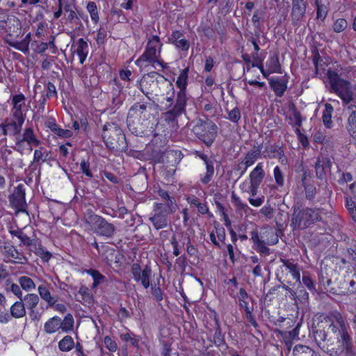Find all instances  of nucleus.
<instances>
[{"label": "nucleus", "mask_w": 356, "mask_h": 356, "mask_svg": "<svg viewBox=\"0 0 356 356\" xmlns=\"http://www.w3.org/2000/svg\"><path fill=\"white\" fill-rule=\"evenodd\" d=\"M327 319L330 324L327 330H318L314 333L318 346L330 356H356V348L341 314L333 313Z\"/></svg>", "instance_id": "nucleus-1"}, {"label": "nucleus", "mask_w": 356, "mask_h": 356, "mask_svg": "<svg viewBox=\"0 0 356 356\" xmlns=\"http://www.w3.org/2000/svg\"><path fill=\"white\" fill-rule=\"evenodd\" d=\"M292 209L291 227L293 230L305 229L322 220L319 209L294 206Z\"/></svg>", "instance_id": "nucleus-2"}, {"label": "nucleus", "mask_w": 356, "mask_h": 356, "mask_svg": "<svg viewBox=\"0 0 356 356\" xmlns=\"http://www.w3.org/2000/svg\"><path fill=\"white\" fill-rule=\"evenodd\" d=\"M102 136L106 147L111 149L119 150L126 145L125 136L116 123H106Z\"/></svg>", "instance_id": "nucleus-3"}, {"label": "nucleus", "mask_w": 356, "mask_h": 356, "mask_svg": "<svg viewBox=\"0 0 356 356\" xmlns=\"http://www.w3.org/2000/svg\"><path fill=\"white\" fill-rule=\"evenodd\" d=\"M327 77L330 85V91L335 92L344 104H349L353 100L350 83L341 79L339 74L332 70H328Z\"/></svg>", "instance_id": "nucleus-4"}, {"label": "nucleus", "mask_w": 356, "mask_h": 356, "mask_svg": "<svg viewBox=\"0 0 356 356\" xmlns=\"http://www.w3.org/2000/svg\"><path fill=\"white\" fill-rule=\"evenodd\" d=\"M163 43L158 35H150L148 38L145 50L135 61V64L143 67L145 64L154 65L156 61V56H161Z\"/></svg>", "instance_id": "nucleus-5"}, {"label": "nucleus", "mask_w": 356, "mask_h": 356, "mask_svg": "<svg viewBox=\"0 0 356 356\" xmlns=\"http://www.w3.org/2000/svg\"><path fill=\"white\" fill-rule=\"evenodd\" d=\"M88 224L97 236L104 238H111L115 234V227L113 223L108 222L104 218L95 213H90L86 218Z\"/></svg>", "instance_id": "nucleus-6"}, {"label": "nucleus", "mask_w": 356, "mask_h": 356, "mask_svg": "<svg viewBox=\"0 0 356 356\" xmlns=\"http://www.w3.org/2000/svg\"><path fill=\"white\" fill-rule=\"evenodd\" d=\"M193 130L197 138L209 147L216 138L218 127L211 120H199Z\"/></svg>", "instance_id": "nucleus-7"}, {"label": "nucleus", "mask_w": 356, "mask_h": 356, "mask_svg": "<svg viewBox=\"0 0 356 356\" xmlns=\"http://www.w3.org/2000/svg\"><path fill=\"white\" fill-rule=\"evenodd\" d=\"M168 213L167 209L163 203L155 202L152 211V215L149 220L152 223L154 227L159 230L165 228L168 224Z\"/></svg>", "instance_id": "nucleus-8"}, {"label": "nucleus", "mask_w": 356, "mask_h": 356, "mask_svg": "<svg viewBox=\"0 0 356 356\" xmlns=\"http://www.w3.org/2000/svg\"><path fill=\"white\" fill-rule=\"evenodd\" d=\"M160 76H163L156 72H152L138 81V88L148 98V94L153 92V87L161 82Z\"/></svg>", "instance_id": "nucleus-9"}, {"label": "nucleus", "mask_w": 356, "mask_h": 356, "mask_svg": "<svg viewBox=\"0 0 356 356\" xmlns=\"http://www.w3.org/2000/svg\"><path fill=\"white\" fill-rule=\"evenodd\" d=\"M25 189L23 184H19L14 190L13 194L8 197L10 206L17 212H26L27 204L25 199Z\"/></svg>", "instance_id": "nucleus-10"}, {"label": "nucleus", "mask_w": 356, "mask_h": 356, "mask_svg": "<svg viewBox=\"0 0 356 356\" xmlns=\"http://www.w3.org/2000/svg\"><path fill=\"white\" fill-rule=\"evenodd\" d=\"M26 316V309L23 299H19L13 304L10 309V313L3 312L0 314V323L6 324L10 322L12 318H20Z\"/></svg>", "instance_id": "nucleus-11"}, {"label": "nucleus", "mask_w": 356, "mask_h": 356, "mask_svg": "<svg viewBox=\"0 0 356 356\" xmlns=\"http://www.w3.org/2000/svg\"><path fill=\"white\" fill-rule=\"evenodd\" d=\"M186 102L184 101V97L181 95L176 98L175 105L163 113L164 120L168 123L175 122L178 117L185 113Z\"/></svg>", "instance_id": "nucleus-12"}, {"label": "nucleus", "mask_w": 356, "mask_h": 356, "mask_svg": "<svg viewBox=\"0 0 356 356\" xmlns=\"http://www.w3.org/2000/svg\"><path fill=\"white\" fill-rule=\"evenodd\" d=\"M147 112V104L141 102L135 103L129 110L128 112V126L130 130H132L136 135L141 134L142 132L136 130V128H131L132 124L134 123L135 119H140L142 117H145Z\"/></svg>", "instance_id": "nucleus-13"}, {"label": "nucleus", "mask_w": 356, "mask_h": 356, "mask_svg": "<svg viewBox=\"0 0 356 356\" xmlns=\"http://www.w3.org/2000/svg\"><path fill=\"white\" fill-rule=\"evenodd\" d=\"M291 18L292 24L300 26L306 14L307 2L305 0H291Z\"/></svg>", "instance_id": "nucleus-14"}, {"label": "nucleus", "mask_w": 356, "mask_h": 356, "mask_svg": "<svg viewBox=\"0 0 356 356\" xmlns=\"http://www.w3.org/2000/svg\"><path fill=\"white\" fill-rule=\"evenodd\" d=\"M161 83L163 87L165 90V93L161 94L160 97L158 95H156L157 97L156 100L158 102H160L161 104H163L165 102L169 103L167 108L172 107L175 102V88L173 85L169 82L164 76H160Z\"/></svg>", "instance_id": "nucleus-15"}, {"label": "nucleus", "mask_w": 356, "mask_h": 356, "mask_svg": "<svg viewBox=\"0 0 356 356\" xmlns=\"http://www.w3.org/2000/svg\"><path fill=\"white\" fill-rule=\"evenodd\" d=\"M25 142L30 145V150H32V146L38 147L41 143L40 140H39L34 134L32 128H26L22 137L19 136L16 137V147L15 149L19 151L18 148L22 147Z\"/></svg>", "instance_id": "nucleus-16"}, {"label": "nucleus", "mask_w": 356, "mask_h": 356, "mask_svg": "<svg viewBox=\"0 0 356 356\" xmlns=\"http://www.w3.org/2000/svg\"><path fill=\"white\" fill-rule=\"evenodd\" d=\"M332 162L330 158L321 156L317 158L315 163V172L316 177L321 181H326L327 173L330 172Z\"/></svg>", "instance_id": "nucleus-17"}, {"label": "nucleus", "mask_w": 356, "mask_h": 356, "mask_svg": "<svg viewBox=\"0 0 356 356\" xmlns=\"http://www.w3.org/2000/svg\"><path fill=\"white\" fill-rule=\"evenodd\" d=\"M23 124L19 121L7 118L3 123L0 124V128L2 129V133L4 136H12L16 138L19 135Z\"/></svg>", "instance_id": "nucleus-18"}, {"label": "nucleus", "mask_w": 356, "mask_h": 356, "mask_svg": "<svg viewBox=\"0 0 356 356\" xmlns=\"http://www.w3.org/2000/svg\"><path fill=\"white\" fill-rule=\"evenodd\" d=\"M263 145H254L245 156L243 160L241 161V165H244V169L241 172V176L243 175L246 171L247 168L252 165L255 161L260 156ZM238 168H241L240 164Z\"/></svg>", "instance_id": "nucleus-19"}, {"label": "nucleus", "mask_w": 356, "mask_h": 356, "mask_svg": "<svg viewBox=\"0 0 356 356\" xmlns=\"http://www.w3.org/2000/svg\"><path fill=\"white\" fill-rule=\"evenodd\" d=\"M288 79L286 76L271 78L269 80V85L278 97L283 96L287 88Z\"/></svg>", "instance_id": "nucleus-20"}, {"label": "nucleus", "mask_w": 356, "mask_h": 356, "mask_svg": "<svg viewBox=\"0 0 356 356\" xmlns=\"http://www.w3.org/2000/svg\"><path fill=\"white\" fill-rule=\"evenodd\" d=\"M188 72V67L182 70L176 81L177 86L179 88V91L177 93L176 98H178L179 95H181L184 97V101L185 102H187L188 100L186 89L187 86Z\"/></svg>", "instance_id": "nucleus-21"}, {"label": "nucleus", "mask_w": 356, "mask_h": 356, "mask_svg": "<svg viewBox=\"0 0 356 356\" xmlns=\"http://www.w3.org/2000/svg\"><path fill=\"white\" fill-rule=\"evenodd\" d=\"M168 40L182 51H187L190 46L188 41L185 39L183 33L179 31H173Z\"/></svg>", "instance_id": "nucleus-22"}, {"label": "nucleus", "mask_w": 356, "mask_h": 356, "mask_svg": "<svg viewBox=\"0 0 356 356\" xmlns=\"http://www.w3.org/2000/svg\"><path fill=\"white\" fill-rule=\"evenodd\" d=\"M75 46L76 49L74 52L79 56L80 63L83 64L88 54V44L83 38H80L77 40Z\"/></svg>", "instance_id": "nucleus-23"}, {"label": "nucleus", "mask_w": 356, "mask_h": 356, "mask_svg": "<svg viewBox=\"0 0 356 356\" xmlns=\"http://www.w3.org/2000/svg\"><path fill=\"white\" fill-rule=\"evenodd\" d=\"M3 251L8 257L15 259L16 260L15 261V263L24 264L27 261L26 258L22 253H19L12 245H5L3 247Z\"/></svg>", "instance_id": "nucleus-24"}, {"label": "nucleus", "mask_w": 356, "mask_h": 356, "mask_svg": "<svg viewBox=\"0 0 356 356\" xmlns=\"http://www.w3.org/2000/svg\"><path fill=\"white\" fill-rule=\"evenodd\" d=\"M264 176L265 172L263 170L262 163H259L250 174V184L260 185Z\"/></svg>", "instance_id": "nucleus-25"}, {"label": "nucleus", "mask_w": 356, "mask_h": 356, "mask_svg": "<svg viewBox=\"0 0 356 356\" xmlns=\"http://www.w3.org/2000/svg\"><path fill=\"white\" fill-rule=\"evenodd\" d=\"M61 318L58 316H54L49 318L44 325V330L48 334H52L60 329Z\"/></svg>", "instance_id": "nucleus-26"}, {"label": "nucleus", "mask_w": 356, "mask_h": 356, "mask_svg": "<svg viewBox=\"0 0 356 356\" xmlns=\"http://www.w3.org/2000/svg\"><path fill=\"white\" fill-rule=\"evenodd\" d=\"M280 261L283 264V266L289 270V273L296 282L300 284V273L298 265L287 259H280Z\"/></svg>", "instance_id": "nucleus-27"}, {"label": "nucleus", "mask_w": 356, "mask_h": 356, "mask_svg": "<svg viewBox=\"0 0 356 356\" xmlns=\"http://www.w3.org/2000/svg\"><path fill=\"white\" fill-rule=\"evenodd\" d=\"M284 154V151L282 147L275 144L268 145L266 147L265 150L263 152L264 157L266 158H276L277 156H281Z\"/></svg>", "instance_id": "nucleus-28"}, {"label": "nucleus", "mask_w": 356, "mask_h": 356, "mask_svg": "<svg viewBox=\"0 0 356 356\" xmlns=\"http://www.w3.org/2000/svg\"><path fill=\"white\" fill-rule=\"evenodd\" d=\"M267 75L272 73H281V65L277 55H273L266 62Z\"/></svg>", "instance_id": "nucleus-29"}, {"label": "nucleus", "mask_w": 356, "mask_h": 356, "mask_svg": "<svg viewBox=\"0 0 356 356\" xmlns=\"http://www.w3.org/2000/svg\"><path fill=\"white\" fill-rule=\"evenodd\" d=\"M77 296V300L83 304L90 305L93 302V297L90 293V289L86 286L80 287Z\"/></svg>", "instance_id": "nucleus-30"}, {"label": "nucleus", "mask_w": 356, "mask_h": 356, "mask_svg": "<svg viewBox=\"0 0 356 356\" xmlns=\"http://www.w3.org/2000/svg\"><path fill=\"white\" fill-rule=\"evenodd\" d=\"M346 129L349 134L354 139L356 145V110L350 113L348 118Z\"/></svg>", "instance_id": "nucleus-31"}, {"label": "nucleus", "mask_w": 356, "mask_h": 356, "mask_svg": "<svg viewBox=\"0 0 356 356\" xmlns=\"http://www.w3.org/2000/svg\"><path fill=\"white\" fill-rule=\"evenodd\" d=\"M264 230L265 231L263 234L266 237L264 240L266 244L269 245L277 244L279 241V236L277 232L274 229L270 227H266L264 228Z\"/></svg>", "instance_id": "nucleus-32"}, {"label": "nucleus", "mask_w": 356, "mask_h": 356, "mask_svg": "<svg viewBox=\"0 0 356 356\" xmlns=\"http://www.w3.org/2000/svg\"><path fill=\"white\" fill-rule=\"evenodd\" d=\"M315 351L309 346L298 344L293 349V356H312Z\"/></svg>", "instance_id": "nucleus-33"}, {"label": "nucleus", "mask_w": 356, "mask_h": 356, "mask_svg": "<svg viewBox=\"0 0 356 356\" xmlns=\"http://www.w3.org/2000/svg\"><path fill=\"white\" fill-rule=\"evenodd\" d=\"M289 109L290 111H292V115L293 116V119H294V122H291V124L293 125V126H296L298 128L296 129V132L300 135V136H302L301 133H300V129H298L299 127H301L302 125V118H301V115H300V113L297 110L296 106L294 104H291L290 106H289Z\"/></svg>", "instance_id": "nucleus-34"}, {"label": "nucleus", "mask_w": 356, "mask_h": 356, "mask_svg": "<svg viewBox=\"0 0 356 356\" xmlns=\"http://www.w3.org/2000/svg\"><path fill=\"white\" fill-rule=\"evenodd\" d=\"M74 347V341L71 336L67 335L64 337L58 342V348L63 352H68Z\"/></svg>", "instance_id": "nucleus-35"}, {"label": "nucleus", "mask_w": 356, "mask_h": 356, "mask_svg": "<svg viewBox=\"0 0 356 356\" xmlns=\"http://www.w3.org/2000/svg\"><path fill=\"white\" fill-rule=\"evenodd\" d=\"M333 111H334V108H333L332 106L328 103L325 104V110L323 112L322 119H323V122L324 125L327 128H330L331 127V124L332 122V115Z\"/></svg>", "instance_id": "nucleus-36"}, {"label": "nucleus", "mask_w": 356, "mask_h": 356, "mask_svg": "<svg viewBox=\"0 0 356 356\" xmlns=\"http://www.w3.org/2000/svg\"><path fill=\"white\" fill-rule=\"evenodd\" d=\"M86 273L90 275L93 279L92 288H96L99 284L105 282L106 277L95 269H88Z\"/></svg>", "instance_id": "nucleus-37"}, {"label": "nucleus", "mask_w": 356, "mask_h": 356, "mask_svg": "<svg viewBox=\"0 0 356 356\" xmlns=\"http://www.w3.org/2000/svg\"><path fill=\"white\" fill-rule=\"evenodd\" d=\"M49 152L43 147H40L38 149L34 151L33 161L31 166L33 165L35 163L45 162L48 160Z\"/></svg>", "instance_id": "nucleus-38"}, {"label": "nucleus", "mask_w": 356, "mask_h": 356, "mask_svg": "<svg viewBox=\"0 0 356 356\" xmlns=\"http://www.w3.org/2000/svg\"><path fill=\"white\" fill-rule=\"evenodd\" d=\"M38 292L40 297L47 302L49 305H53L55 304L56 300L53 297H51L49 290L45 285H40L38 286Z\"/></svg>", "instance_id": "nucleus-39"}, {"label": "nucleus", "mask_w": 356, "mask_h": 356, "mask_svg": "<svg viewBox=\"0 0 356 356\" xmlns=\"http://www.w3.org/2000/svg\"><path fill=\"white\" fill-rule=\"evenodd\" d=\"M22 299L23 302L24 301V306L26 305L27 309H34L39 302V297L35 293L27 294Z\"/></svg>", "instance_id": "nucleus-40"}, {"label": "nucleus", "mask_w": 356, "mask_h": 356, "mask_svg": "<svg viewBox=\"0 0 356 356\" xmlns=\"http://www.w3.org/2000/svg\"><path fill=\"white\" fill-rule=\"evenodd\" d=\"M74 327V318L72 314H68L64 318V319L61 320V327L60 329L63 332H67L69 331L72 330Z\"/></svg>", "instance_id": "nucleus-41"}, {"label": "nucleus", "mask_w": 356, "mask_h": 356, "mask_svg": "<svg viewBox=\"0 0 356 356\" xmlns=\"http://www.w3.org/2000/svg\"><path fill=\"white\" fill-rule=\"evenodd\" d=\"M25 96L23 94H18L12 97V109L22 110L23 106L25 104Z\"/></svg>", "instance_id": "nucleus-42"}, {"label": "nucleus", "mask_w": 356, "mask_h": 356, "mask_svg": "<svg viewBox=\"0 0 356 356\" xmlns=\"http://www.w3.org/2000/svg\"><path fill=\"white\" fill-rule=\"evenodd\" d=\"M18 282L21 287L26 291H31L35 288L34 282L29 277L22 276L19 278Z\"/></svg>", "instance_id": "nucleus-43"}, {"label": "nucleus", "mask_w": 356, "mask_h": 356, "mask_svg": "<svg viewBox=\"0 0 356 356\" xmlns=\"http://www.w3.org/2000/svg\"><path fill=\"white\" fill-rule=\"evenodd\" d=\"M151 268L147 266H146L145 268L142 271V274L139 282H141L142 285L145 289H147L149 286V278L151 276Z\"/></svg>", "instance_id": "nucleus-44"}, {"label": "nucleus", "mask_w": 356, "mask_h": 356, "mask_svg": "<svg viewBox=\"0 0 356 356\" xmlns=\"http://www.w3.org/2000/svg\"><path fill=\"white\" fill-rule=\"evenodd\" d=\"M231 199L237 210L245 211L248 209V206L242 202L241 198L235 194L234 191L232 193Z\"/></svg>", "instance_id": "nucleus-45"}, {"label": "nucleus", "mask_w": 356, "mask_h": 356, "mask_svg": "<svg viewBox=\"0 0 356 356\" xmlns=\"http://www.w3.org/2000/svg\"><path fill=\"white\" fill-rule=\"evenodd\" d=\"M9 45L15 48L16 49L21 51L22 52L26 54L29 51V44H27V42H24L23 40L22 41H13L10 42Z\"/></svg>", "instance_id": "nucleus-46"}, {"label": "nucleus", "mask_w": 356, "mask_h": 356, "mask_svg": "<svg viewBox=\"0 0 356 356\" xmlns=\"http://www.w3.org/2000/svg\"><path fill=\"white\" fill-rule=\"evenodd\" d=\"M348 26V22L345 19H337L333 24V31L335 33H341Z\"/></svg>", "instance_id": "nucleus-47"}, {"label": "nucleus", "mask_w": 356, "mask_h": 356, "mask_svg": "<svg viewBox=\"0 0 356 356\" xmlns=\"http://www.w3.org/2000/svg\"><path fill=\"white\" fill-rule=\"evenodd\" d=\"M252 56V58L254 59V61L252 63V67H258L260 70V71L262 73V74L264 75V76L266 77L268 76L267 75V70L266 71L264 69L262 60L259 58L258 54L257 53H253Z\"/></svg>", "instance_id": "nucleus-48"}, {"label": "nucleus", "mask_w": 356, "mask_h": 356, "mask_svg": "<svg viewBox=\"0 0 356 356\" xmlns=\"http://www.w3.org/2000/svg\"><path fill=\"white\" fill-rule=\"evenodd\" d=\"M87 10L90 14L92 20L97 23L99 21V16L96 3L93 1H90L87 5Z\"/></svg>", "instance_id": "nucleus-49"}, {"label": "nucleus", "mask_w": 356, "mask_h": 356, "mask_svg": "<svg viewBox=\"0 0 356 356\" xmlns=\"http://www.w3.org/2000/svg\"><path fill=\"white\" fill-rule=\"evenodd\" d=\"M316 4L317 6V19H321L322 21H323L326 17L327 13V8L325 5L319 3L318 0H316Z\"/></svg>", "instance_id": "nucleus-50"}, {"label": "nucleus", "mask_w": 356, "mask_h": 356, "mask_svg": "<svg viewBox=\"0 0 356 356\" xmlns=\"http://www.w3.org/2000/svg\"><path fill=\"white\" fill-rule=\"evenodd\" d=\"M216 325L217 327L213 335L214 343L218 346H220L224 344V337L222 334L219 324L217 323Z\"/></svg>", "instance_id": "nucleus-51"}, {"label": "nucleus", "mask_w": 356, "mask_h": 356, "mask_svg": "<svg viewBox=\"0 0 356 356\" xmlns=\"http://www.w3.org/2000/svg\"><path fill=\"white\" fill-rule=\"evenodd\" d=\"M16 121L24 123L26 118V114L23 113L22 110L11 109V114L9 117Z\"/></svg>", "instance_id": "nucleus-52"}, {"label": "nucleus", "mask_w": 356, "mask_h": 356, "mask_svg": "<svg viewBox=\"0 0 356 356\" xmlns=\"http://www.w3.org/2000/svg\"><path fill=\"white\" fill-rule=\"evenodd\" d=\"M46 89V97L49 99L51 97H57V91L56 86L51 82H48L45 86Z\"/></svg>", "instance_id": "nucleus-53"}, {"label": "nucleus", "mask_w": 356, "mask_h": 356, "mask_svg": "<svg viewBox=\"0 0 356 356\" xmlns=\"http://www.w3.org/2000/svg\"><path fill=\"white\" fill-rule=\"evenodd\" d=\"M264 10L258 9L254 11L252 18V22L254 24V26L257 28L259 26V20L264 18Z\"/></svg>", "instance_id": "nucleus-54"}, {"label": "nucleus", "mask_w": 356, "mask_h": 356, "mask_svg": "<svg viewBox=\"0 0 356 356\" xmlns=\"http://www.w3.org/2000/svg\"><path fill=\"white\" fill-rule=\"evenodd\" d=\"M64 10L68 13L67 20L76 19L77 14L74 10V6L66 1L64 4Z\"/></svg>", "instance_id": "nucleus-55"}, {"label": "nucleus", "mask_w": 356, "mask_h": 356, "mask_svg": "<svg viewBox=\"0 0 356 356\" xmlns=\"http://www.w3.org/2000/svg\"><path fill=\"white\" fill-rule=\"evenodd\" d=\"M275 182L280 186L284 185V176L279 166H276L273 170Z\"/></svg>", "instance_id": "nucleus-56"}, {"label": "nucleus", "mask_w": 356, "mask_h": 356, "mask_svg": "<svg viewBox=\"0 0 356 356\" xmlns=\"http://www.w3.org/2000/svg\"><path fill=\"white\" fill-rule=\"evenodd\" d=\"M266 243L264 240L263 241L254 245V248L262 254L268 255L270 254V249L266 245Z\"/></svg>", "instance_id": "nucleus-57"}, {"label": "nucleus", "mask_w": 356, "mask_h": 356, "mask_svg": "<svg viewBox=\"0 0 356 356\" xmlns=\"http://www.w3.org/2000/svg\"><path fill=\"white\" fill-rule=\"evenodd\" d=\"M303 186L305 188L306 197L309 200L314 199L316 193V187L310 184H306Z\"/></svg>", "instance_id": "nucleus-58"}, {"label": "nucleus", "mask_w": 356, "mask_h": 356, "mask_svg": "<svg viewBox=\"0 0 356 356\" xmlns=\"http://www.w3.org/2000/svg\"><path fill=\"white\" fill-rule=\"evenodd\" d=\"M104 343L106 347L111 352H115L118 349V345L110 337L106 336L104 337Z\"/></svg>", "instance_id": "nucleus-59"}, {"label": "nucleus", "mask_w": 356, "mask_h": 356, "mask_svg": "<svg viewBox=\"0 0 356 356\" xmlns=\"http://www.w3.org/2000/svg\"><path fill=\"white\" fill-rule=\"evenodd\" d=\"M228 119L233 122H237L241 119V113L237 107L234 108L228 113Z\"/></svg>", "instance_id": "nucleus-60"}, {"label": "nucleus", "mask_w": 356, "mask_h": 356, "mask_svg": "<svg viewBox=\"0 0 356 356\" xmlns=\"http://www.w3.org/2000/svg\"><path fill=\"white\" fill-rule=\"evenodd\" d=\"M81 170L88 177H92V173L90 169V163L86 160L83 159L80 163Z\"/></svg>", "instance_id": "nucleus-61"}, {"label": "nucleus", "mask_w": 356, "mask_h": 356, "mask_svg": "<svg viewBox=\"0 0 356 356\" xmlns=\"http://www.w3.org/2000/svg\"><path fill=\"white\" fill-rule=\"evenodd\" d=\"M166 201V205H164L165 208L167 209V212L170 214L173 213L175 212L177 208V205L175 203V201L172 197H170Z\"/></svg>", "instance_id": "nucleus-62"}, {"label": "nucleus", "mask_w": 356, "mask_h": 356, "mask_svg": "<svg viewBox=\"0 0 356 356\" xmlns=\"http://www.w3.org/2000/svg\"><path fill=\"white\" fill-rule=\"evenodd\" d=\"M54 134L59 137L67 138L72 136V131L69 129H63L58 127Z\"/></svg>", "instance_id": "nucleus-63"}, {"label": "nucleus", "mask_w": 356, "mask_h": 356, "mask_svg": "<svg viewBox=\"0 0 356 356\" xmlns=\"http://www.w3.org/2000/svg\"><path fill=\"white\" fill-rule=\"evenodd\" d=\"M132 274L136 282H139L142 274V270L140 266L138 264H134L131 268Z\"/></svg>", "instance_id": "nucleus-64"}]
</instances>
